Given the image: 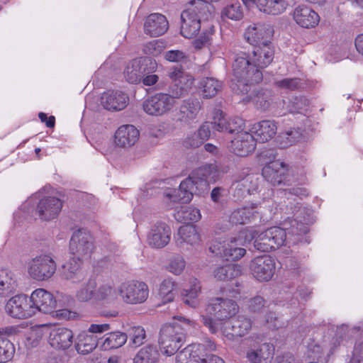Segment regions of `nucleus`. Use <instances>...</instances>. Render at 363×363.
<instances>
[{"label":"nucleus","mask_w":363,"mask_h":363,"mask_svg":"<svg viewBox=\"0 0 363 363\" xmlns=\"http://www.w3.org/2000/svg\"><path fill=\"white\" fill-rule=\"evenodd\" d=\"M49 342L50 345L58 350H66L73 342V333L66 328H55L50 333Z\"/></svg>","instance_id":"nucleus-31"},{"label":"nucleus","mask_w":363,"mask_h":363,"mask_svg":"<svg viewBox=\"0 0 363 363\" xmlns=\"http://www.w3.org/2000/svg\"><path fill=\"white\" fill-rule=\"evenodd\" d=\"M160 353L156 346L148 345L141 348L134 358V363H157Z\"/></svg>","instance_id":"nucleus-42"},{"label":"nucleus","mask_w":363,"mask_h":363,"mask_svg":"<svg viewBox=\"0 0 363 363\" xmlns=\"http://www.w3.org/2000/svg\"><path fill=\"white\" fill-rule=\"evenodd\" d=\"M257 186V179L253 174H245V176H236L232 184L234 189V196L238 199L243 196L245 194H250Z\"/></svg>","instance_id":"nucleus-34"},{"label":"nucleus","mask_w":363,"mask_h":363,"mask_svg":"<svg viewBox=\"0 0 363 363\" xmlns=\"http://www.w3.org/2000/svg\"><path fill=\"white\" fill-rule=\"evenodd\" d=\"M250 57L254 65L261 70L272 62L274 57V48L272 43H269L255 45L252 48Z\"/></svg>","instance_id":"nucleus-22"},{"label":"nucleus","mask_w":363,"mask_h":363,"mask_svg":"<svg viewBox=\"0 0 363 363\" xmlns=\"http://www.w3.org/2000/svg\"><path fill=\"white\" fill-rule=\"evenodd\" d=\"M200 210L193 206H184L177 211L174 218L181 223H195L201 219Z\"/></svg>","instance_id":"nucleus-43"},{"label":"nucleus","mask_w":363,"mask_h":363,"mask_svg":"<svg viewBox=\"0 0 363 363\" xmlns=\"http://www.w3.org/2000/svg\"><path fill=\"white\" fill-rule=\"evenodd\" d=\"M228 118H226L224 113L220 110H217L213 113V121L211 122V126L214 130L219 132H228Z\"/></svg>","instance_id":"nucleus-56"},{"label":"nucleus","mask_w":363,"mask_h":363,"mask_svg":"<svg viewBox=\"0 0 363 363\" xmlns=\"http://www.w3.org/2000/svg\"><path fill=\"white\" fill-rule=\"evenodd\" d=\"M170 227L164 222L157 221L151 225L147 234V243L152 248L162 249L170 241Z\"/></svg>","instance_id":"nucleus-16"},{"label":"nucleus","mask_w":363,"mask_h":363,"mask_svg":"<svg viewBox=\"0 0 363 363\" xmlns=\"http://www.w3.org/2000/svg\"><path fill=\"white\" fill-rule=\"evenodd\" d=\"M242 273L241 267L238 264H230L218 267L214 271V277L220 281H228L238 277Z\"/></svg>","instance_id":"nucleus-45"},{"label":"nucleus","mask_w":363,"mask_h":363,"mask_svg":"<svg viewBox=\"0 0 363 363\" xmlns=\"http://www.w3.org/2000/svg\"><path fill=\"white\" fill-rule=\"evenodd\" d=\"M247 240H254V247L261 252H269L282 246L286 240V231L277 226L259 233L255 228H247L244 233Z\"/></svg>","instance_id":"nucleus-4"},{"label":"nucleus","mask_w":363,"mask_h":363,"mask_svg":"<svg viewBox=\"0 0 363 363\" xmlns=\"http://www.w3.org/2000/svg\"><path fill=\"white\" fill-rule=\"evenodd\" d=\"M169 28L167 18L160 13H151L144 23V30L151 37H157L164 34Z\"/></svg>","instance_id":"nucleus-28"},{"label":"nucleus","mask_w":363,"mask_h":363,"mask_svg":"<svg viewBox=\"0 0 363 363\" xmlns=\"http://www.w3.org/2000/svg\"><path fill=\"white\" fill-rule=\"evenodd\" d=\"M84 262L74 257L70 258L68 262L62 265V277L74 283H79L83 281L86 276V273L82 269V265Z\"/></svg>","instance_id":"nucleus-29"},{"label":"nucleus","mask_w":363,"mask_h":363,"mask_svg":"<svg viewBox=\"0 0 363 363\" xmlns=\"http://www.w3.org/2000/svg\"><path fill=\"white\" fill-rule=\"evenodd\" d=\"M273 34L274 30L271 26L258 23L249 26L245 37L250 45L255 46L262 43H272L270 40Z\"/></svg>","instance_id":"nucleus-20"},{"label":"nucleus","mask_w":363,"mask_h":363,"mask_svg":"<svg viewBox=\"0 0 363 363\" xmlns=\"http://www.w3.org/2000/svg\"><path fill=\"white\" fill-rule=\"evenodd\" d=\"M186 262L184 258L177 255L170 259L167 269L174 275H180L184 272Z\"/></svg>","instance_id":"nucleus-58"},{"label":"nucleus","mask_w":363,"mask_h":363,"mask_svg":"<svg viewBox=\"0 0 363 363\" xmlns=\"http://www.w3.org/2000/svg\"><path fill=\"white\" fill-rule=\"evenodd\" d=\"M301 137V134L298 130H290L281 133L279 136V144L282 148L292 145Z\"/></svg>","instance_id":"nucleus-60"},{"label":"nucleus","mask_w":363,"mask_h":363,"mask_svg":"<svg viewBox=\"0 0 363 363\" xmlns=\"http://www.w3.org/2000/svg\"><path fill=\"white\" fill-rule=\"evenodd\" d=\"M202 110V102L196 97L183 100L176 113L177 121L184 125H190L199 117Z\"/></svg>","instance_id":"nucleus-15"},{"label":"nucleus","mask_w":363,"mask_h":363,"mask_svg":"<svg viewBox=\"0 0 363 363\" xmlns=\"http://www.w3.org/2000/svg\"><path fill=\"white\" fill-rule=\"evenodd\" d=\"M95 249L94 238L88 231L79 229L73 233L69 241V252L74 257L87 261Z\"/></svg>","instance_id":"nucleus-7"},{"label":"nucleus","mask_w":363,"mask_h":363,"mask_svg":"<svg viewBox=\"0 0 363 363\" xmlns=\"http://www.w3.org/2000/svg\"><path fill=\"white\" fill-rule=\"evenodd\" d=\"M203 324L208 328L211 333H216L220 329L223 335L230 341H234L250 333L252 329V320L243 315L220 323V325L211 318L202 316Z\"/></svg>","instance_id":"nucleus-3"},{"label":"nucleus","mask_w":363,"mask_h":363,"mask_svg":"<svg viewBox=\"0 0 363 363\" xmlns=\"http://www.w3.org/2000/svg\"><path fill=\"white\" fill-rule=\"evenodd\" d=\"M277 124L273 121L264 120L253 125L252 131L262 143L271 140L277 133Z\"/></svg>","instance_id":"nucleus-37"},{"label":"nucleus","mask_w":363,"mask_h":363,"mask_svg":"<svg viewBox=\"0 0 363 363\" xmlns=\"http://www.w3.org/2000/svg\"><path fill=\"white\" fill-rule=\"evenodd\" d=\"M288 5L287 0H257L259 11L271 15L284 13Z\"/></svg>","instance_id":"nucleus-39"},{"label":"nucleus","mask_w":363,"mask_h":363,"mask_svg":"<svg viewBox=\"0 0 363 363\" xmlns=\"http://www.w3.org/2000/svg\"><path fill=\"white\" fill-rule=\"evenodd\" d=\"M222 17L233 21H239L243 17V11L240 4L235 1L225 6L221 12Z\"/></svg>","instance_id":"nucleus-52"},{"label":"nucleus","mask_w":363,"mask_h":363,"mask_svg":"<svg viewBox=\"0 0 363 363\" xmlns=\"http://www.w3.org/2000/svg\"><path fill=\"white\" fill-rule=\"evenodd\" d=\"M196 352H197L196 349L193 350L188 345L177 354L176 357L177 363H199V359H196V357L194 355Z\"/></svg>","instance_id":"nucleus-57"},{"label":"nucleus","mask_w":363,"mask_h":363,"mask_svg":"<svg viewBox=\"0 0 363 363\" xmlns=\"http://www.w3.org/2000/svg\"><path fill=\"white\" fill-rule=\"evenodd\" d=\"M116 290L111 284H103L95 291V299L111 302L116 298Z\"/></svg>","instance_id":"nucleus-50"},{"label":"nucleus","mask_w":363,"mask_h":363,"mask_svg":"<svg viewBox=\"0 0 363 363\" xmlns=\"http://www.w3.org/2000/svg\"><path fill=\"white\" fill-rule=\"evenodd\" d=\"M50 333V326L47 324L36 325L31 327L28 335V340L32 341L33 345H36L43 337Z\"/></svg>","instance_id":"nucleus-53"},{"label":"nucleus","mask_w":363,"mask_h":363,"mask_svg":"<svg viewBox=\"0 0 363 363\" xmlns=\"http://www.w3.org/2000/svg\"><path fill=\"white\" fill-rule=\"evenodd\" d=\"M176 286L177 284L172 278L164 279L160 284L158 296L164 303L174 300Z\"/></svg>","instance_id":"nucleus-47"},{"label":"nucleus","mask_w":363,"mask_h":363,"mask_svg":"<svg viewBox=\"0 0 363 363\" xmlns=\"http://www.w3.org/2000/svg\"><path fill=\"white\" fill-rule=\"evenodd\" d=\"M244 125V120L240 117L235 116L229 118L228 123V133H236V135L238 133H243L244 131H242V130Z\"/></svg>","instance_id":"nucleus-63"},{"label":"nucleus","mask_w":363,"mask_h":363,"mask_svg":"<svg viewBox=\"0 0 363 363\" xmlns=\"http://www.w3.org/2000/svg\"><path fill=\"white\" fill-rule=\"evenodd\" d=\"M167 77L171 80V83L167 94L173 100L176 101L189 94L194 79L190 74L186 72L182 67H170L167 72Z\"/></svg>","instance_id":"nucleus-5"},{"label":"nucleus","mask_w":363,"mask_h":363,"mask_svg":"<svg viewBox=\"0 0 363 363\" xmlns=\"http://www.w3.org/2000/svg\"><path fill=\"white\" fill-rule=\"evenodd\" d=\"M228 147L236 155L246 157L252 153L255 150L256 140L251 133L247 131L238 133L231 140Z\"/></svg>","instance_id":"nucleus-18"},{"label":"nucleus","mask_w":363,"mask_h":363,"mask_svg":"<svg viewBox=\"0 0 363 363\" xmlns=\"http://www.w3.org/2000/svg\"><path fill=\"white\" fill-rule=\"evenodd\" d=\"M5 310L15 318H28L35 315V308H32L30 298L23 294L11 298L6 304Z\"/></svg>","instance_id":"nucleus-14"},{"label":"nucleus","mask_w":363,"mask_h":363,"mask_svg":"<svg viewBox=\"0 0 363 363\" xmlns=\"http://www.w3.org/2000/svg\"><path fill=\"white\" fill-rule=\"evenodd\" d=\"M214 29L211 26L206 30H203L202 33L192 42L193 47L196 50H201L204 48H208L212 44Z\"/></svg>","instance_id":"nucleus-51"},{"label":"nucleus","mask_w":363,"mask_h":363,"mask_svg":"<svg viewBox=\"0 0 363 363\" xmlns=\"http://www.w3.org/2000/svg\"><path fill=\"white\" fill-rule=\"evenodd\" d=\"M309 106L308 100L304 96L294 97L287 106V111L292 113H302Z\"/></svg>","instance_id":"nucleus-54"},{"label":"nucleus","mask_w":363,"mask_h":363,"mask_svg":"<svg viewBox=\"0 0 363 363\" xmlns=\"http://www.w3.org/2000/svg\"><path fill=\"white\" fill-rule=\"evenodd\" d=\"M190 348L196 350L197 352L194 354L199 359V363H205L209 353L216 350V345L211 340H206L203 343H193L189 345Z\"/></svg>","instance_id":"nucleus-48"},{"label":"nucleus","mask_w":363,"mask_h":363,"mask_svg":"<svg viewBox=\"0 0 363 363\" xmlns=\"http://www.w3.org/2000/svg\"><path fill=\"white\" fill-rule=\"evenodd\" d=\"M301 79L299 78H286L275 82V85L283 89L294 91L301 87Z\"/></svg>","instance_id":"nucleus-61"},{"label":"nucleus","mask_w":363,"mask_h":363,"mask_svg":"<svg viewBox=\"0 0 363 363\" xmlns=\"http://www.w3.org/2000/svg\"><path fill=\"white\" fill-rule=\"evenodd\" d=\"M176 101L166 93H157L147 98L143 103L144 111L150 116H161L173 109Z\"/></svg>","instance_id":"nucleus-10"},{"label":"nucleus","mask_w":363,"mask_h":363,"mask_svg":"<svg viewBox=\"0 0 363 363\" xmlns=\"http://www.w3.org/2000/svg\"><path fill=\"white\" fill-rule=\"evenodd\" d=\"M186 58V54L182 50H171L164 52V59L172 62H181Z\"/></svg>","instance_id":"nucleus-64"},{"label":"nucleus","mask_w":363,"mask_h":363,"mask_svg":"<svg viewBox=\"0 0 363 363\" xmlns=\"http://www.w3.org/2000/svg\"><path fill=\"white\" fill-rule=\"evenodd\" d=\"M128 336L126 333L120 331L106 333L101 345L104 350L117 349L122 347L127 341Z\"/></svg>","instance_id":"nucleus-41"},{"label":"nucleus","mask_w":363,"mask_h":363,"mask_svg":"<svg viewBox=\"0 0 363 363\" xmlns=\"http://www.w3.org/2000/svg\"><path fill=\"white\" fill-rule=\"evenodd\" d=\"M276 263L271 256L262 255L255 257L250 263V270L259 281L271 280L275 273Z\"/></svg>","instance_id":"nucleus-13"},{"label":"nucleus","mask_w":363,"mask_h":363,"mask_svg":"<svg viewBox=\"0 0 363 363\" xmlns=\"http://www.w3.org/2000/svg\"><path fill=\"white\" fill-rule=\"evenodd\" d=\"M118 293L126 303L138 304L147 300L149 289L143 281H132L123 283L118 288Z\"/></svg>","instance_id":"nucleus-11"},{"label":"nucleus","mask_w":363,"mask_h":363,"mask_svg":"<svg viewBox=\"0 0 363 363\" xmlns=\"http://www.w3.org/2000/svg\"><path fill=\"white\" fill-rule=\"evenodd\" d=\"M62 208V202L60 199L54 196H48L39 201L36 212L40 219L50 220L57 216Z\"/></svg>","instance_id":"nucleus-26"},{"label":"nucleus","mask_w":363,"mask_h":363,"mask_svg":"<svg viewBox=\"0 0 363 363\" xmlns=\"http://www.w3.org/2000/svg\"><path fill=\"white\" fill-rule=\"evenodd\" d=\"M181 34L186 38H191L201 29V21L195 11L188 9L181 13Z\"/></svg>","instance_id":"nucleus-27"},{"label":"nucleus","mask_w":363,"mask_h":363,"mask_svg":"<svg viewBox=\"0 0 363 363\" xmlns=\"http://www.w3.org/2000/svg\"><path fill=\"white\" fill-rule=\"evenodd\" d=\"M242 208L245 211V214L247 223L254 220L260 214L263 213V211H262V206L257 203H252L242 207Z\"/></svg>","instance_id":"nucleus-62"},{"label":"nucleus","mask_w":363,"mask_h":363,"mask_svg":"<svg viewBox=\"0 0 363 363\" xmlns=\"http://www.w3.org/2000/svg\"><path fill=\"white\" fill-rule=\"evenodd\" d=\"M174 318L177 322L162 327L158 340L161 350L169 356L178 351L185 342L186 333L196 327L194 320L182 315Z\"/></svg>","instance_id":"nucleus-2"},{"label":"nucleus","mask_w":363,"mask_h":363,"mask_svg":"<svg viewBox=\"0 0 363 363\" xmlns=\"http://www.w3.org/2000/svg\"><path fill=\"white\" fill-rule=\"evenodd\" d=\"M246 230L240 233L238 238H231L230 240H225L223 242H214L211 247V252L216 255H219L229 260L233 261L240 259L246 253V250L241 246L245 245L246 242L252 240H247L245 238V232Z\"/></svg>","instance_id":"nucleus-6"},{"label":"nucleus","mask_w":363,"mask_h":363,"mask_svg":"<svg viewBox=\"0 0 363 363\" xmlns=\"http://www.w3.org/2000/svg\"><path fill=\"white\" fill-rule=\"evenodd\" d=\"M177 245L182 247L184 244L196 245L201 242V236L195 225H186L181 226L176 237Z\"/></svg>","instance_id":"nucleus-35"},{"label":"nucleus","mask_w":363,"mask_h":363,"mask_svg":"<svg viewBox=\"0 0 363 363\" xmlns=\"http://www.w3.org/2000/svg\"><path fill=\"white\" fill-rule=\"evenodd\" d=\"M96 287V281L89 279L77 291L76 298L81 302H86L92 298H95Z\"/></svg>","instance_id":"nucleus-49"},{"label":"nucleus","mask_w":363,"mask_h":363,"mask_svg":"<svg viewBox=\"0 0 363 363\" xmlns=\"http://www.w3.org/2000/svg\"><path fill=\"white\" fill-rule=\"evenodd\" d=\"M293 18L298 26L305 28H314L320 21L319 15L304 4L298 5L294 9Z\"/></svg>","instance_id":"nucleus-25"},{"label":"nucleus","mask_w":363,"mask_h":363,"mask_svg":"<svg viewBox=\"0 0 363 363\" xmlns=\"http://www.w3.org/2000/svg\"><path fill=\"white\" fill-rule=\"evenodd\" d=\"M13 274L6 269H0V296L12 293L16 288Z\"/></svg>","instance_id":"nucleus-44"},{"label":"nucleus","mask_w":363,"mask_h":363,"mask_svg":"<svg viewBox=\"0 0 363 363\" xmlns=\"http://www.w3.org/2000/svg\"><path fill=\"white\" fill-rule=\"evenodd\" d=\"M222 82L213 77L203 78L199 82V89L204 99L216 96L222 90Z\"/></svg>","instance_id":"nucleus-40"},{"label":"nucleus","mask_w":363,"mask_h":363,"mask_svg":"<svg viewBox=\"0 0 363 363\" xmlns=\"http://www.w3.org/2000/svg\"><path fill=\"white\" fill-rule=\"evenodd\" d=\"M251 93L246 96L245 100L252 101L255 107L262 111L276 108V96L269 89H251Z\"/></svg>","instance_id":"nucleus-23"},{"label":"nucleus","mask_w":363,"mask_h":363,"mask_svg":"<svg viewBox=\"0 0 363 363\" xmlns=\"http://www.w3.org/2000/svg\"><path fill=\"white\" fill-rule=\"evenodd\" d=\"M201 292V286L200 281L192 278L189 283L184 286L181 292V296L183 302L192 308L199 306V296Z\"/></svg>","instance_id":"nucleus-33"},{"label":"nucleus","mask_w":363,"mask_h":363,"mask_svg":"<svg viewBox=\"0 0 363 363\" xmlns=\"http://www.w3.org/2000/svg\"><path fill=\"white\" fill-rule=\"evenodd\" d=\"M32 308L44 313L52 312L56 307V300L53 295L44 289H38L33 291L30 297Z\"/></svg>","instance_id":"nucleus-19"},{"label":"nucleus","mask_w":363,"mask_h":363,"mask_svg":"<svg viewBox=\"0 0 363 363\" xmlns=\"http://www.w3.org/2000/svg\"><path fill=\"white\" fill-rule=\"evenodd\" d=\"M287 172V166L284 162L276 160L263 167L262 176L268 182L276 186L285 182Z\"/></svg>","instance_id":"nucleus-24"},{"label":"nucleus","mask_w":363,"mask_h":363,"mask_svg":"<svg viewBox=\"0 0 363 363\" xmlns=\"http://www.w3.org/2000/svg\"><path fill=\"white\" fill-rule=\"evenodd\" d=\"M200 194L196 187V183L190 175L182 181L177 190H174L169 198L174 202L189 203L191 201L194 194Z\"/></svg>","instance_id":"nucleus-30"},{"label":"nucleus","mask_w":363,"mask_h":363,"mask_svg":"<svg viewBox=\"0 0 363 363\" xmlns=\"http://www.w3.org/2000/svg\"><path fill=\"white\" fill-rule=\"evenodd\" d=\"M139 131L132 125H123L118 128L115 133V143L121 147H130L138 141Z\"/></svg>","instance_id":"nucleus-32"},{"label":"nucleus","mask_w":363,"mask_h":363,"mask_svg":"<svg viewBox=\"0 0 363 363\" xmlns=\"http://www.w3.org/2000/svg\"><path fill=\"white\" fill-rule=\"evenodd\" d=\"M56 262L50 254H41L28 262V274L36 281H46L55 273Z\"/></svg>","instance_id":"nucleus-8"},{"label":"nucleus","mask_w":363,"mask_h":363,"mask_svg":"<svg viewBox=\"0 0 363 363\" xmlns=\"http://www.w3.org/2000/svg\"><path fill=\"white\" fill-rule=\"evenodd\" d=\"M8 329L0 328V363L11 359L15 352L13 345L6 337Z\"/></svg>","instance_id":"nucleus-46"},{"label":"nucleus","mask_w":363,"mask_h":363,"mask_svg":"<svg viewBox=\"0 0 363 363\" xmlns=\"http://www.w3.org/2000/svg\"><path fill=\"white\" fill-rule=\"evenodd\" d=\"M274 355L272 345L264 343L257 349H250L247 352V358L250 363H270Z\"/></svg>","instance_id":"nucleus-36"},{"label":"nucleus","mask_w":363,"mask_h":363,"mask_svg":"<svg viewBox=\"0 0 363 363\" xmlns=\"http://www.w3.org/2000/svg\"><path fill=\"white\" fill-rule=\"evenodd\" d=\"M157 69L155 60L144 57L130 61L125 68L124 77L130 84H138L146 74L154 72Z\"/></svg>","instance_id":"nucleus-9"},{"label":"nucleus","mask_w":363,"mask_h":363,"mask_svg":"<svg viewBox=\"0 0 363 363\" xmlns=\"http://www.w3.org/2000/svg\"><path fill=\"white\" fill-rule=\"evenodd\" d=\"M130 345L138 347L142 345L146 338L145 329L141 326H134L130 329Z\"/></svg>","instance_id":"nucleus-55"},{"label":"nucleus","mask_w":363,"mask_h":363,"mask_svg":"<svg viewBox=\"0 0 363 363\" xmlns=\"http://www.w3.org/2000/svg\"><path fill=\"white\" fill-rule=\"evenodd\" d=\"M206 311L216 320L228 321L239 311L236 302L232 299L216 298L211 301L206 307Z\"/></svg>","instance_id":"nucleus-12"},{"label":"nucleus","mask_w":363,"mask_h":363,"mask_svg":"<svg viewBox=\"0 0 363 363\" xmlns=\"http://www.w3.org/2000/svg\"><path fill=\"white\" fill-rule=\"evenodd\" d=\"M233 73L236 82L231 84V88L238 94H248L263 79L262 71L254 65L250 56L245 52L236 55L233 63Z\"/></svg>","instance_id":"nucleus-1"},{"label":"nucleus","mask_w":363,"mask_h":363,"mask_svg":"<svg viewBox=\"0 0 363 363\" xmlns=\"http://www.w3.org/2000/svg\"><path fill=\"white\" fill-rule=\"evenodd\" d=\"M128 96L120 90H108L101 96V106L108 111H118L128 104Z\"/></svg>","instance_id":"nucleus-21"},{"label":"nucleus","mask_w":363,"mask_h":363,"mask_svg":"<svg viewBox=\"0 0 363 363\" xmlns=\"http://www.w3.org/2000/svg\"><path fill=\"white\" fill-rule=\"evenodd\" d=\"M99 338L96 335L86 332L79 333L75 340V348L78 353L86 354L95 350L98 345Z\"/></svg>","instance_id":"nucleus-38"},{"label":"nucleus","mask_w":363,"mask_h":363,"mask_svg":"<svg viewBox=\"0 0 363 363\" xmlns=\"http://www.w3.org/2000/svg\"><path fill=\"white\" fill-rule=\"evenodd\" d=\"M164 49V43L160 40H151L143 46V51L145 54L153 56H157Z\"/></svg>","instance_id":"nucleus-59"},{"label":"nucleus","mask_w":363,"mask_h":363,"mask_svg":"<svg viewBox=\"0 0 363 363\" xmlns=\"http://www.w3.org/2000/svg\"><path fill=\"white\" fill-rule=\"evenodd\" d=\"M220 176L219 170L216 164H206L194 169L190 177L196 183L199 192L207 189L209 183L215 182Z\"/></svg>","instance_id":"nucleus-17"}]
</instances>
